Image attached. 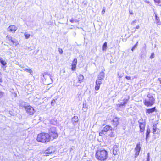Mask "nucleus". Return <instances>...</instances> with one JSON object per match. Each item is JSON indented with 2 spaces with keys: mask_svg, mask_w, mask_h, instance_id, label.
<instances>
[{
  "mask_svg": "<svg viewBox=\"0 0 161 161\" xmlns=\"http://www.w3.org/2000/svg\"><path fill=\"white\" fill-rule=\"evenodd\" d=\"M139 28V25H137V26H136V28L137 29H138Z\"/></svg>",
  "mask_w": 161,
  "mask_h": 161,
  "instance_id": "c03bdc74",
  "label": "nucleus"
},
{
  "mask_svg": "<svg viewBox=\"0 0 161 161\" xmlns=\"http://www.w3.org/2000/svg\"><path fill=\"white\" fill-rule=\"evenodd\" d=\"M109 136L110 137H113L114 136V132H112L109 135Z\"/></svg>",
  "mask_w": 161,
  "mask_h": 161,
  "instance_id": "c85d7f7f",
  "label": "nucleus"
},
{
  "mask_svg": "<svg viewBox=\"0 0 161 161\" xmlns=\"http://www.w3.org/2000/svg\"><path fill=\"white\" fill-rule=\"evenodd\" d=\"M107 48V43L105 42L102 46V50L103 51H105Z\"/></svg>",
  "mask_w": 161,
  "mask_h": 161,
  "instance_id": "4be33fe9",
  "label": "nucleus"
},
{
  "mask_svg": "<svg viewBox=\"0 0 161 161\" xmlns=\"http://www.w3.org/2000/svg\"><path fill=\"white\" fill-rule=\"evenodd\" d=\"M105 10H106L105 8V7H103V9H102V14H104L105 12Z\"/></svg>",
  "mask_w": 161,
  "mask_h": 161,
  "instance_id": "f704fd0d",
  "label": "nucleus"
},
{
  "mask_svg": "<svg viewBox=\"0 0 161 161\" xmlns=\"http://www.w3.org/2000/svg\"><path fill=\"white\" fill-rule=\"evenodd\" d=\"M4 93L3 92L0 91V98H2L3 96Z\"/></svg>",
  "mask_w": 161,
  "mask_h": 161,
  "instance_id": "2f4dec72",
  "label": "nucleus"
},
{
  "mask_svg": "<svg viewBox=\"0 0 161 161\" xmlns=\"http://www.w3.org/2000/svg\"><path fill=\"white\" fill-rule=\"evenodd\" d=\"M25 70L30 73V74H32L33 73L32 71L30 69L26 68L25 69Z\"/></svg>",
  "mask_w": 161,
  "mask_h": 161,
  "instance_id": "bb28decb",
  "label": "nucleus"
},
{
  "mask_svg": "<svg viewBox=\"0 0 161 161\" xmlns=\"http://www.w3.org/2000/svg\"><path fill=\"white\" fill-rule=\"evenodd\" d=\"M112 125L114 128L117 127L119 123V119L117 117H115L112 120Z\"/></svg>",
  "mask_w": 161,
  "mask_h": 161,
  "instance_id": "1a4fd4ad",
  "label": "nucleus"
},
{
  "mask_svg": "<svg viewBox=\"0 0 161 161\" xmlns=\"http://www.w3.org/2000/svg\"><path fill=\"white\" fill-rule=\"evenodd\" d=\"M17 29V27L14 25H11L8 27V31L12 33H14Z\"/></svg>",
  "mask_w": 161,
  "mask_h": 161,
  "instance_id": "ddd939ff",
  "label": "nucleus"
},
{
  "mask_svg": "<svg viewBox=\"0 0 161 161\" xmlns=\"http://www.w3.org/2000/svg\"><path fill=\"white\" fill-rule=\"evenodd\" d=\"M138 123L140 128V132L143 134L145 129V121L143 120L142 118H141L139 121Z\"/></svg>",
  "mask_w": 161,
  "mask_h": 161,
  "instance_id": "0eeeda50",
  "label": "nucleus"
},
{
  "mask_svg": "<svg viewBox=\"0 0 161 161\" xmlns=\"http://www.w3.org/2000/svg\"><path fill=\"white\" fill-rule=\"evenodd\" d=\"M135 150L136 151L135 157H136L139 155L140 152L141 150V145L140 142L137 144L136 147L135 148Z\"/></svg>",
  "mask_w": 161,
  "mask_h": 161,
  "instance_id": "f8f14e48",
  "label": "nucleus"
},
{
  "mask_svg": "<svg viewBox=\"0 0 161 161\" xmlns=\"http://www.w3.org/2000/svg\"><path fill=\"white\" fill-rule=\"evenodd\" d=\"M156 110V107H155L149 109H146V114H150L153 113Z\"/></svg>",
  "mask_w": 161,
  "mask_h": 161,
  "instance_id": "dca6fc26",
  "label": "nucleus"
},
{
  "mask_svg": "<svg viewBox=\"0 0 161 161\" xmlns=\"http://www.w3.org/2000/svg\"><path fill=\"white\" fill-rule=\"evenodd\" d=\"M158 80L159 81L160 83L161 84V79L160 78H158Z\"/></svg>",
  "mask_w": 161,
  "mask_h": 161,
  "instance_id": "79ce46f5",
  "label": "nucleus"
},
{
  "mask_svg": "<svg viewBox=\"0 0 161 161\" xmlns=\"http://www.w3.org/2000/svg\"><path fill=\"white\" fill-rule=\"evenodd\" d=\"M95 157L98 161H106L108 159V152L104 149H98L95 151Z\"/></svg>",
  "mask_w": 161,
  "mask_h": 161,
  "instance_id": "f257e3e1",
  "label": "nucleus"
},
{
  "mask_svg": "<svg viewBox=\"0 0 161 161\" xmlns=\"http://www.w3.org/2000/svg\"><path fill=\"white\" fill-rule=\"evenodd\" d=\"M6 39L7 42L13 47L16 46L19 44V42L17 39L12 37L10 35H8Z\"/></svg>",
  "mask_w": 161,
  "mask_h": 161,
  "instance_id": "39448f33",
  "label": "nucleus"
},
{
  "mask_svg": "<svg viewBox=\"0 0 161 161\" xmlns=\"http://www.w3.org/2000/svg\"><path fill=\"white\" fill-rule=\"evenodd\" d=\"M105 77V73L103 71L100 72L96 81L102 82V80H103Z\"/></svg>",
  "mask_w": 161,
  "mask_h": 161,
  "instance_id": "9b49d317",
  "label": "nucleus"
},
{
  "mask_svg": "<svg viewBox=\"0 0 161 161\" xmlns=\"http://www.w3.org/2000/svg\"><path fill=\"white\" fill-rule=\"evenodd\" d=\"M119 151L118 146L115 145L113 147V153L114 155H116L117 154V152Z\"/></svg>",
  "mask_w": 161,
  "mask_h": 161,
  "instance_id": "6ab92c4d",
  "label": "nucleus"
},
{
  "mask_svg": "<svg viewBox=\"0 0 161 161\" xmlns=\"http://www.w3.org/2000/svg\"><path fill=\"white\" fill-rule=\"evenodd\" d=\"M95 85V90L96 91H98L99 90L100 88V85L102 84V82L99 81H96Z\"/></svg>",
  "mask_w": 161,
  "mask_h": 161,
  "instance_id": "2eb2a0df",
  "label": "nucleus"
},
{
  "mask_svg": "<svg viewBox=\"0 0 161 161\" xmlns=\"http://www.w3.org/2000/svg\"><path fill=\"white\" fill-rule=\"evenodd\" d=\"M138 43V42H137L131 48V50L133 51L136 48V47L137 46Z\"/></svg>",
  "mask_w": 161,
  "mask_h": 161,
  "instance_id": "cd10ccee",
  "label": "nucleus"
},
{
  "mask_svg": "<svg viewBox=\"0 0 161 161\" xmlns=\"http://www.w3.org/2000/svg\"><path fill=\"white\" fill-rule=\"evenodd\" d=\"M150 133V130L149 128H147V129L146 132V139H147V138L149 137V135Z\"/></svg>",
  "mask_w": 161,
  "mask_h": 161,
  "instance_id": "5701e85b",
  "label": "nucleus"
},
{
  "mask_svg": "<svg viewBox=\"0 0 161 161\" xmlns=\"http://www.w3.org/2000/svg\"><path fill=\"white\" fill-rule=\"evenodd\" d=\"M157 130V124H155L153 126V133L156 132Z\"/></svg>",
  "mask_w": 161,
  "mask_h": 161,
  "instance_id": "393cba45",
  "label": "nucleus"
},
{
  "mask_svg": "<svg viewBox=\"0 0 161 161\" xmlns=\"http://www.w3.org/2000/svg\"><path fill=\"white\" fill-rule=\"evenodd\" d=\"M154 57V54L153 53H151V55L150 56V58L151 59L153 58Z\"/></svg>",
  "mask_w": 161,
  "mask_h": 161,
  "instance_id": "c756f323",
  "label": "nucleus"
},
{
  "mask_svg": "<svg viewBox=\"0 0 161 161\" xmlns=\"http://www.w3.org/2000/svg\"><path fill=\"white\" fill-rule=\"evenodd\" d=\"M1 72H0V82H2V79L1 77Z\"/></svg>",
  "mask_w": 161,
  "mask_h": 161,
  "instance_id": "a19ab883",
  "label": "nucleus"
},
{
  "mask_svg": "<svg viewBox=\"0 0 161 161\" xmlns=\"http://www.w3.org/2000/svg\"><path fill=\"white\" fill-rule=\"evenodd\" d=\"M77 63V60L76 58H74L71 64V69L73 71L76 70V65Z\"/></svg>",
  "mask_w": 161,
  "mask_h": 161,
  "instance_id": "4468645a",
  "label": "nucleus"
},
{
  "mask_svg": "<svg viewBox=\"0 0 161 161\" xmlns=\"http://www.w3.org/2000/svg\"><path fill=\"white\" fill-rule=\"evenodd\" d=\"M58 50L60 54H62L63 53V51L62 49L59 48Z\"/></svg>",
  "mask_w": 161,
  "mask_h": 161,
  "instance_id": "72a5a7b5",
  "label": "nucleus"
},
{
  "mask_svg": "<svg viewBox=\"0 0 161 161\" xmlns=\"http://www.w3.org/2000/svg\"><path fill=\"white\" fill-rule=\"evenodd\" d=\"M78 118L77 116H75L73 117L72 119V121L73 124H75L78 121Z\"/></svg>",
  "mask_w": 161,
  "mask_h": 161,
  "instance_id": "aec40b11",
  "label": "nucleus"
},
{
  "mask_svg": "<svg viewBox=\"0 0 161 161\" xmlns=\"http://www.w3.org/2000/svg\"><path fill=\"white\" fill-rule=\"evenodd\" d=\"M129 98V97L124 98L122 100L123 103H121L120 104L117 105V106L119 108H120L121 107L125 106L127 104Z\"/></svg>",
  "mask_w": 161,
  "mask_h": 161,
  "instance_id": "9d476101",
  "label": "nucleus"
},
{
  "mask_svg": "<svg viewBox=\"0 0 161 161\" xmlns=\"http://www.w3.org/2000/svg\"><path fill=\"white\" fill-rule=\"evenodd\" d=\"M147 96L148 98V99H145L143 102L144 104L147 107H150L155 103V98L150 93H148Z\"/></svg>",
  "mask_w": 161,
  "mask_h": 161,
  "instance_id": "20e7f679",
  "label": "nucleus"
},
{
  "mask_svg": "<svg viewBox=\"0 0 161 161\" xmlns=\"http://www.w3.org/2000/svg\"><path fill=\"white\" fill-rule=\"evenodd\" d=\"M145 2H146V3H149V2L148 1H145Z\"/></svg>",
  "mask_w": 161,
  "mask_h": 161,
  "instance_id": "37998d69",
  "label": "nucleus"
},
{
  "mask_svg": "<svg viewBox=\"0 0 161 161\" xmlns=\"http://www.w3.org/2000/svg\"><path fill=\"white\" fill-rule=\"evenodd\" d=\"M25 110H26L27 113H28L29 115H33L34 113V109L33 107L28 105L27 106H24Z\"/></svg>",
  "mask_w": 161,
  "mask_h": 161,
  "instance_id": "6e6552de",
  "label": "nucleus"
},
{
  "mask_svg": "<svg viewBox=\"0 0 161 161\" xmlns=\"http://www.w3.org/2000/svg\"><path fill=\"white\" fill-rule=\"evenodd\" d=\"M155 2L158 4H159L161 2V0H154Z\"/></svg>",
  "mask_w": 161,
  "mask_h": 161,
  "instance_id": "473e14b6",
  "label": "nucleus"
},
{
  "mask_svg": "<svg viewBox=\"0 0 161 161\" xmlns=\"http://www.w3.org/2000/svg\"><path fill=\"white\" fill-rule=\"evenodd\" d=\"M0 62L3 66H5L7 64L6 62L4 60H3L2 58L0 59Z\"/></svg>",
  "mask_w": 161,
  "mask_h": 161,
  "instance_id": "b1692460",
  "label": "nucleus"
},
{
  "mask_svg": "<svg viewBox=\"0 0 161 161\" xmlns=\"http://www.w3.org/2000/svg\"><path fill=\"white\" fill-rule=\"evenodd\" d=\"M48 134L49 142L56 139L58 137L57 130L55 127H52L50 128Z\"/></svg>",
  "mask_w": 161,
  "mask_h": 161,
  "instance_id": "7ed1b4c3",
  "label": "nucleus"
},
{
  "mask_svg": "<svg viewBox=\"0 0 161 161\" xmlns=\"http://www.w3.org/2000/svg\"><path fill=\"white\" fill-rule=\"evenodd\" d=\"M24 35L25 36L26 39L29 38L31 36L30 34H29L27 32H25V33L24 34Z\"/></svg>",
  "mask_w": 161,
  "mask_h": 161,
  "instance_id": "a878e982",
  "label": "nucleus"
},
{
  "mask_svg": "<svg viewBox=\"0 0 161 161\" xmlns=\"http://www.w3.org/2000/svg\"><path fill=\"white\" fill-rule=\"evenodd\" d=\"M107 132L103 129L99 132V136H104Z\"/></svg>",
  "mask_w": 161,
  "mask_h": 161,
  "instance_id": "412c9836",
  "label": "nucleus"
},
{
  "mask_svg": "<svg viewBox=\"0 0 161 161\" xmlns=\"http://www.w3.org/2000/svg\"><path fill=\"white\" fill-rule=\"evenodd\" d=\"M55 102H56L55 100V99L52 100L51 102V104L52 105H54V104L55 103Z\"/></svg>",
  "mask_w": 161,
  "mask_h": 161,
  "instance_id": "7c9ffc66",
  "label": "nucleus"
},
{
  "mask_svg": "<svg viewBox=\"0 0 161 161\" xmlns=\"http://www.w3.org/2000/svg\"><path fill=\"white\" fill-rule=\"evenodd\" d=\"M84 79L83 75L80 74L77 76L75 81H74V85L76 86H78L82 82Z\"/></svg>",
  "mask_w": 161,
  "mask_h": 161,
  "instance_id": "423d86ee",
  "label": "nucleus"
},
{
  "mask_svg": "<svg viewBox=\"0 0 161 161\" xmlns=\"http://www.w3.org/2000/svg\"><path fill=\"white\" fill-rule=\"evenodd\" d=\"M149 157H150L149 153H148V154H147V161H149Z\"/></svg>",
  "mask_w": 161,
  "mask_h": 161,
  "instance_id": "ea45409f",
  "label": "nucleus"
},
{
  "mask_svg": "<svg viewBox=\"0 0 161 161\" xmlns=\"http://www.w3.org/2000/svg\"><path fill=\"white\" fill-rule=\"evenodd\" d=\"M125 78L128 80H130L131 79V78L130 76H126L125 77Z\"/></svg>",
  "mask_w": 161,
  "mask_h": 161,
  "instance_id": "4c0bfd02",
  "label": "nucleus"
},
{
  "mask_svg": "<svg viewBox=\"0 0 161 161\" xmlns=\"http://www.w3.org/2000/svg\"><path fill=\"white\" fill-rule=\"evenodd\" d=\"M129 12L130 14L131 15H133L134 14L133 12V10H129Z\"/></svg>",
  "mask_w": 161,
  "mask_h": 161,
  "instance_id": "e433bc0d",
  "label": "nucleus"
},
{
  "mask_svg": "<svg viewBox=\"0 0 161 161\" xmlns=\"http://www.w3.org/2000/svg\"><path fill=\"white\" fill-rule=\"evenodd\" d=\"M103 129L107 133L109 131H111L112 130V128L111 126L107 125L103 127Z\"/></svg>",
  "mask_w": 161,
  "mask_h": 161,
  "instance_id": "f3484780",
  "label": "nucleus"
},
{
  "mask_svg": "<svg viewBox=\"0 0 161 161\" xmlns=\"http://www.w3.org/2000/svg\"><path fill=\"white\" fill-rule=\"evenodd\" d=\"M47 152H46V153H53V152L52 151H48V150H47Z\"/></svg>",
  "mask_w": 161,
  "mask_h": 161,
  "instance_id": "c9c22d12",
  "label": "nucleus"
},
{
  "mask_svg": "<svg viewBox=\"0 0 161 161\" xmlns=\"http://www.w3.org/2000/svg\"><path fill=\"white\" fill-rule=\"evenodd\" d=\"M48 133L42 132L37 134L36 140L38 142L47 143L49 142Z\"/></svg>",
  "mask_w": 161,
  "mask_h": 161,
  "instance_id": "f03ea898",
  "label": "nucleus"
},
{
  "mask_svg": "<svg viewBox=\"0 0 161 161\" xmlns=\"http://www.w3.org/2000/svg\"><path fill=\"white\" fill-rule=\"evenodd\" d=\"M70 21L72 23H74L75 21V20L73 19V18H72L70 20Z\"/></svg>",
  "mask_w": 161,
  "mask_h": 161,
  "instance_id": "58836bf2",
  "label": "nucleus"
},
{
  "mask_svg": "<svg viewBox=\"0 0 161 161\" xmlns=\"http://www.w3.org/2000/svg\"><path fill=\"white\" fill-rule=\"evenodd\" d=\"M155 17L156 24L158 25H161V22L160 21L159 18L157 16V15L156 13H155Z\"/></svg>",
  "mask_w": 161,
  "mask_h": 161,
  "instance_id": "a211bd4d",
  "label": "nucleus"
}]
</instances>
